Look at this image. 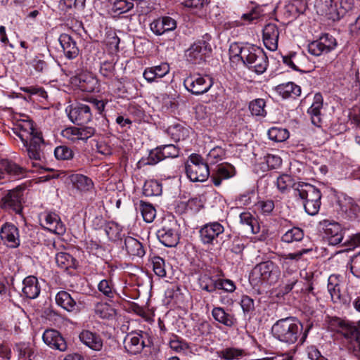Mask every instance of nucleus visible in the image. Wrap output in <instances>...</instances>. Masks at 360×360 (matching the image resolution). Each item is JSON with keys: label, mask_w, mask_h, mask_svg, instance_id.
<instances>
[{"label": "nucleus", "mask_w": 360, "mask_h": 360, "mask_svg": "<svg viewBox=\"0 0 360 360\" xmlns=\"http://www.w3.org/2000/svg\"><path fill=\"white\" fill-rule=\"evenodd\" d=\"M162 191V184L156 180H148L143 186V193L148 197L160 195Z\"/></svg>", "instance_id": "obj_41"}, {"label": "nucleus", "mask_w": 360, "mask_h": 360, "mask_svg": "<svg viewBox=\"0 0 360 360\" xmlns=\"http://www.w3.org/2000/svg\"><path fill=\"white\" fill-rule=\"evenodd\" d=\"M340 276L331 275L328 280V291L330 295L331 300L333 302L338 303L341 302Z\"/></svg>", "instance_id": "obj_35"}, {"label": "nucleus", "mask_w": 360, "mask_h": 360, "mask_svg": "<svg viewBox=\"0 0 360 360\" xmlns=\"http://www.w3.org/2000/svg\"><path fill=\"white\" fill-rule=\"evenodd\" d=\"M217 289L233 292L236 290L234 283L229 279H217Z\"/></svg>", "instance_id": "obj_61"}, {"label": "nucleus", "mask_w": 360, "mask_h": 360, "mask_svg": "<svg viewBox=\"0 0 360 360\" xmlns=\"http://www.w3.org/2000/svg\"><path fill=\"white\" fill-rule=\"evenodd\" d=\"M56 304L69 312L74 311L77 308V303L70 293L66 291L61 290L56 295Z\"/></svg>", "instance_id": "obj_33"}, {"label": "nucleus", "mask_w": 360, "mask_h": 360, "mask_svg": "<svg viewBox=\"0 0 360 360\" xmlns=\"http://www.w3.org/2000/svg\"><path fill=\"white\" fill-rule=\"evenodd\" d=\"M217 355L222 360H239L245 355V351L238 347H225L217 351Z\"/></svg>", "instance_id": "obj_34"}, {"label": "nucleus", "mask_w": 360, "mask_h": 360, "mask_svg": "<svg viewBox=\"0 0 360 360\" xmlns=\"http://www.w3.org/2000/svg\"><path fill=\"white\" fill-rule=\"evenodd\" d=\"M262 15V9L259 6H255L246 13H243L241 19L248 23H251L254 20H258Z\"/></svg>", "instance_id": "obj_56"}, {"label": "nucleus", "mask_w": 360, "mask_h": 360, "mask_svg": "<svg viewBox=\"0 0 360 360\" xmlns=\"http://www.w3.org/2000/svg\"><path fill=\"white\" fill-rule=\"evenodd\" d=\"M210 44L204 39L194 42L186 51V60L193 65H201L211 53Z\"/></svg>", "instance_id": "obj_7"}, {"label": "nucleus", "mask_w": 360, "mask_h": 360, "mask_svg": "<svg viewBox=\"0 0 360 360\" xmlns=\"http://www.w3.org/2000/svg\"><path fill=\"white\" fill-rule=\"evenodd\" d=\"M4 167L6 172L9 174L20 176L23 174L24 169L13 162H6Z\"/></svg>", "instance_id": "obj_62"}, {"label": "nucleus", "mask_w": 360, "mask_h": 360, "mask_svg": "<svg viewBox=\"0 0 360 360\" xmlns=\"http://www.w3.org/2000/svg\"><path fill=\"white\" fill-rule=\"evenodd\" d=\"M42 339L44 343L52 349L64 352L68 348L65 340L60 333L56 330H46L43 334Z\"/></svg>", "instance_id": "obj_20"}, {"label": "nucleus", "mask_w": 360, "mask_h": 360, "mask_svg": "<svg viewBox=\"0 0 360 360\" xmlns=\"http://www.w3.org/2000/svg\"><path fill=\"white\" fill-rule=\"evenodd\" d=\"M312 327L313 323H308L304 331L302 332V324L296 318L289 316L278 320L273 325L271 333L276 339L288 345L295 343L299 337L302 335L300 341L303 343Z\"/></svg>", "instance_id": "obj_2"}, {"label": "nucleus", "mask_w": 360, "mask_h": 360, "mask_svg": "<svg viewBox=\"0 0 360 360\" xmlns=\"http://www.w3.org/2000/svg\"><path fill=\"white\" fill-rule=\"evenodd\" d=\"M176 21L170 16H163L154 20L150 25L151 31L155 35H162L176 28Z\"/></svg>", "instance_id": "obj_19"}, {"label": "nucleus", "mask_w": 360, "mask_h": 360, "mask_svg": "<svg viewBox=\"0 0 360 360\" xmlns=\"http://www.w3.org/2000/svg\"><path fill=\"white\" fill-rule=\"evenodd\" d=\"M322 224L329 244L336 245L342 241L343 230L338 223L324 221Z\"/></svg>", "instance_id": "obj_18"}, {"label": "nucleus", "mask_w": 360, "mask_h": 360, "mask_svg": "<svg viewBox=\"0 0 360 360\" xmlns=\"http://www.w3.org/2000/svg\"><path fill=\"white\" fill-rule=\"evenodd\" d=\"M22 189L16 188L9 191L4 196L0 202V207L7 211L13 212L16 214H20L22 210Z\"/></svg>", "instance_id": "obj_9"}, {"label": "nucleus", "mask_w": 360, "mask_h": 360, "mask_svg": "<svg viewBox=\"0 0 360 360\" xmlns=\"http://www.w3.org/2000/svg\"><path fill=\"white\" fill-rule=\"evenodd\" d=\"M297 183L293 181L292 178L288 174H282L277 179L276 184L277 188L281 191L285 192L290 187H292L295 190V185Z\"/></svg>", "instance_id": "obj_50"}, {"label": "nucleus", "mask_w": 360, "mask_h": 360, "mask_svg": "<svg viewBox=\"0 0 360 360\" xmlns=\"http://www.w3.org/2000/svg\"><path fill=\"white\" fill-rule=\"evenodd\" d=\"M160 148L162 150V156L164 159L168 158H176L179 154V149L173 144L160 146Z\"/></svg>", "instance_id": "obj_57"}, {"label": "nucleus", "mask_w": 360, "mask_h": 360, "mask_svg": "<svg viewBox=\"0 0 360 360\" xmlns=\"http://www.w3.org/2000/svg\"><path fill=\"white\" fill-rule=\"evenodd\" d=\"M354 6V0H340V6L337 3L331 2L326 8L322 15H326L329 19L338 20L342 18Z\"/></svg>", "instance_id": "obj_13"}, {"label": "nucleus", "mask_w": 360, "mask_h": 360, "mask_svg": "<svg viewBox=\"0 0 360 360\" xmlns=\"http://www.w3.org/2000/svg\"><path fill=\"white\" fill-rule=\"evenodd\" d=\"M340 212L345 218L354 219L360 211L359 206L352 198L342 195L338 198L337 202Z\"/></svg>", "instance_id": "obj_21"}, {"label": "nucleus", "mask_w": 360, "mask_h": 360, "mask_svg": "<svg viewBox=\"0 0 360 360\" xmlns=\"http://www.w3.org/2000/svg\"><path fill=\"white\" fill-rule=\"evenodd\" d=\"M224 155V150L221 148L217 147L212 148L207 155V162L210 164H215L221 160Z\"/></svg>", "instance_id": "obj_60"}, {"label": "nucleus", "mask_w": 360, "mask_h": 360, "mask_svg": "<svg viewBox=\"0 0 360 360\" xmlns=\"http://www.w3.org/2000/svg\"><path fill=\"white\" fill-rule=\"evenodd\" d=\"M240 306L245 315L251 316L255 311L254 300L248 295H243L240 300Z\"/></svg>", "instance_id": "obj_54"}, {"label": "nucleus", "mask_w": 360, "mask_h": 360, "mask_svg": "<svg viewBox=\"0 0 360 360\" xmlns=\"http://www.w3.org/2000/svg\"><path fill=\"white\" fill-rule=\"evenodd\" d=\"M240 221L242 224L247 226V229L252 233L259 231V227H255L257 220L249 212H244L240 214Z\"/></svg>", "instance_id": "obj_44"}, {"label": "nucleus", "mask_w": 360, "mask_h": 360, "mask_svg": "<svg viewBox=\"0 0 360 360\" xmlns=\"http://www.w3.org/2000/svg\"><path fill=\"white\" fill-rule=\"evenodd\" d=\"M77 133L78 141L81 140L83 141H86L89 138L92 137L95 134L96 129L91 127L83 126L81 127H77Z\"/></svg>", "instance_id": "obj_58"}, {"label": "nucleus", "mask_w": 360, "mask_h": 360, "mask_svg": "<svg viewBox=\"0 0 360 360\" xmlns=\"http://www.w3.org/2000/svg\"><path fill=\"white\" fill-rule=\"evenodd\" d=\"M95 314L101 319H110L115 317L116 311L107 303L98 302L94 307Z\"/></svg>", "instance_id": "obj_37"}, {"label": "nucleus", "mask_w": 360, "mask_h": 360, "mask_svg": "<svg viewBox=\"0 0 360 360\" xmlns=\"http://www.w3.org/2000/svg\"><path fill=\"white\" fill-rule=\"evenodd\" d=\"M141 212L144 221L147 223L152 222L155 217V210L152 205L141 202Z\"/></svg>", "instance_id": "obj_51"}, {"label": "nucleus", "mask_w": 360, "mask_h": 360, "mask_svg": "<svg viewBox=\"0 0 360 360\" xmlns=\"http://www.w3.org/2000/svg\"><path fill=\"white\" fill-rule=\"evenodd\" d=\"M22 292L29 299L37 298L40 293L41 289L38 280L36 277L30 276L23 280Z\"/></svg>", "instance_id": "obj_29"}, {"label": "nucleus", "mask_w": 360, "mask_h": 360, "mask_svg": "<svg viewBox=\"0 0 360 360\" xmlns=\"http://www.w3.org/2000/svg\"><path fill=\"white\" fill-rule=\"evenodd\" d=\"M55 259L58 266L62 269H75L77 266L76 259L69 253L58 252L56 254Z\"/></svg>", "instance_id": "obj_36"}, {"label": "nucleus", "mask_w": 360, "mask_h": 360, "mask_svg": "<svg viewBox=\"0 0 360 360\" xmlns=\"http://www.w3.org/2000/svg\"><path fill=\"white\" fill-rule=\"evenodd\" d=\"M159 240L166 247H175L179 241V235L176 231V224L164 226L157 232Z\"/></svg>", "instance_id": "obj_15"}, {"label": "nucleus", "mask_w": 360, "mask_h": 360, "mask_svg": "<svg viewBox=\"0 0 360 360\" xmlns=\"http://www.w3.org/2000/svg\"><path fill=\"white\" fill-rule=\"evenodd\" d=\"M68 117L72 122L77 125L87 124L92 120L90 107L84 104H78L72 108Z\"/></svg>", "instance_id": "obj_17"}, {"label": "nucleus", "mask_w": 360, "mask_h": 360, "mask_svg": "<svg viewBox=\"0 0 360 360\" xmlns=\"http://www.w3.org/2000/svg\"><path fill=\"white\" fill-rule=\"evenodd\" d=\"M91 82H95L96 83L97 80L90 75L82 74L76 76L73 79L72 83L77 84L78 82L80 88L79 90H88V89H89V90H94L95 87H88L84 85V83Z\"/></svg>", "instance_id": "obj_53"}, {"label": "nucleus", "mask_w": 360, "mask_h": 360, "mask_svg": "<svg viewBox=\"0 0 360 360\" xmlns=\"http://www.w3.org/2000/svg\"><path fill=\"white\" fill-rule=\"evenodd\" d=\"M212 316L216 321L227 327H232L236 323L234 316L226 312L224 309L221 307H214L212 310Z\"/></svg>", "instance_id": "obj_32"}, {"label": "nucleus", "mask_w": 360, "mask_h": 360, "mask_svg": "<svg viewBox=\"0 0 360 360\" xmlns=\"http://www.w3.org/2000/svg\"><path fill=\"white\" fill-rule=\"evenodd\" d=\"M251 44H240L238 43L231 44L229 48V53L231 57L236 58L239 57L243 62L245 59V55H247L250 48Z\"/></svg>", "instance_id": "obj_43"}, {"label": "nucleus", "mask_w": 360, "mask_h": 360, "mask_svg": "<svg viewBox=\"0 0 360 360\" xmlns=\"http://www.w3.org/2000/svg\"><path fill=\"white\" fill-rule=\"evenodd\" d=\"M124 248L127 253L131 256L143 257L146 251L142 243L136 238L131 236H124L122 238V245H120Z\"/></svg>", "instance_id": "obj_23"}, {"label": "nucleus", "mask_w": 360, "mask_h": 360, "mask_svg": "<svg viewBox=\"0 0 360 360\" xmlns=\"http://www.w3.org/2000/svg\"><path fill=\"white\" fill-rule=\"evenodd\" d=\"M46 229L49 231L58 235H63L65 233L66 228L65 224L61 221L59 216L54 213L50 212L45 216Z\"/></svg>", "instance_id": "obj_27"}, {"label": "nucleus", "mask_w": 360, "mask_h": 360, "mask_svg": "<svg viewBox=\"0 0 360 360\" xmlns=\"http://www.w3.org/2000/svg\"><path fill=\"white\" fill-rule=\"evenodd\" d=\"M144 0H115L113 9L119 13H124L131 11L134 6L135 1H143Z\"/></svg>", "instance_id": "obj_46"}, {"label": "nucleus", "mask_w": 360, "mask_h": 360, "mask_svg": "<svg viewBox=\"0 0 360 360\" xmlns=\"http://www.w3.org/2000/svg\"><path fill=\"white\" fill-rule=\"evenodd\" d=\"M224 231V227L219 222L206 224L200 229V240L205 245H213L218 236Z\"/></svg>", "instance_id": "obj_12"}, {"label": "nucleus", "mask_w": 360, "mask_h": 360, "mask_svg": "<svg viewBox=\"0 0 360 360\" xmlns=\"http://www.w3.org/2000/svg\"><path fill=\"white\" fill-rule=\"evenodd\" d=\"M72 183L80 191H86L93 187V182L89 177L82 174H73L70 177Z\"/></svg>", "instance_id": "obj_39"}, {"label": "nucleus", "mask_w": 360, "mask_h": 360, "mask_svg": "<svg viewBox=\"0 0 360 360\" xmlns=\"http://www.w3.org/2000/svg\"><path fill=\"white\" fill-rule=\"evenodd\" d=\"M304 231L299 227H292L284 233L281 237V240L285 243H292L301 241L304 238Z\"/></svg>", "instance_id": "obj_38"}, {"label": "nucleus", "mask_w": 360, "mask_h": 360, "mask_svg": "<svg viewBox=\"0 0 360 360\" xmlns=\"http://www.w3.org/2000/svg\"><path fill=\"white\" fill-rule=\"evenodd\" d=\"M235 174V168L229 164H221L218 166L215 174L211 176L213 184L216 186L221 185L222 180L232 177Z\"/></svg>", "instance_id": "obj_30"}, {"label": "nucleus", "mask_w": 360, "mask_h": 360, "mask_svg": "<svg viewBox=\"0 0 360 360\" xmlns=\"http://www.w3.org/2000/svg\"><path fill=\"white\" fill-rule=\"evenodd\" d=\"M269 138L276 142H283L289 137V132L285 129L272 127L268 131Z\"/></svg>", "instance_id": "obj_47"}, {"label": "nucleus", "mask_w": 360, "mask_h": 360, "mask_svg": "<svg viewBox=\"0 0 360 360\" xmlns=\"http://www.w3.org/2000/svg\"><path fill=\"white\" fill-rule=\"evenodd\" d=\"M340 333L349 340V351L360 360V330L354 326L345 323Z\"/></svg>", "instance_id": "obj_10"}, {"label": "nucleus", "mask_w": 360, "mask_h": 360, "mask_svg": "<svg viewBox=\"0 0 360 360\" xmlns=\"http://www.w3.org/2000/svg\"><path fill=\"white\" fill-rule=\"evenodd\" d=\"M280 276L278 266L272 261H266L257 264L251 272V278L256 283L266 281L276 283Z\"/></svg>", "instance_id": "obj_5"}, {"label": "nucleus", "mask_w": 360, "mask_h": 360, "mask_svg": "<svg viewBox=\"0 0 360 360\" xmlns=\"http://www.w3.org/2000/svg\"><path fill=\"white\" fill-rule=\"evenodd\" d=\"M243 63L257 74L264 72L269 65L268 57L264 50L252 44Z\"/></svg>", "instance_id": "obj_6"}, {"label": "nucleus", "mask_w": 360, "mask_h": 360, "mask_svg": "<svg viewBox=\"0 0 360 360\" xmlns=\"http://www.w3.org/2000/svg\"><path fill=\"white\" fill-rule=\"evenodd\" d=\"M264 107L265 101L261 98L252 101L249 105V108L252 115L255 116H265L266 112Z\"/></svg>", "instance_id": "obj_49"}, {"label": "nucleus", "mask_w": 360, "mask_h": 360, "mask_svg": "<svg viewBox=\"0 0 360 360\" xmlns=\"http://www.w3.org/2000/svg\"><path fill=\"white\" fill-rule=\"evenodd\" d=\"M98 290L108 299L114 298L116 294L115 285L111 279H103L98 284Z\"/></svg>", "instance_id": "obj_42"}, {"label": "nucleus", "mask_w": 360, "mask_h": 360, "mask_svg": "<svg viewBox=\"0 0 360 360\" xmlns=\"http://www.w3.org/2000/svg\"><path fill=\"white\" fill-rule=\"evenodd\" d=\"M0 238L8 248H16L20 245L19 231L13 224L6 223L1 226Z\"/></svg>", "instance_id": "obj_14"}, {"label": "nucleus", "mask_w": 360, "mask_h": 360, "mask_svg": "<svg viewBox=\"0 0 360 360\" xmlns=\"http://www.w3.org/2000/svg\"><path fill=\"white\" fill-rule=\"evenodd\" d=\"M340 333L349 340V351L360 360V330L354 326L345 323Z\"/></svg>", "instance_id": "obj_11"}, {"label": "nucleus", "mask_w": 360, "mask_h": 360, "mask_svg": "<svg viewBox=\"0 0 360 360\" xmlns=\"http://www.w3.org/2000/svg\"><path fill=\"white\" fill-rule=\"evenodd\" d=\"M279 30L276 25L269 23L263 29V42L265 47L270 51L278 48Z\"/></svg>", "instance_id": "obj_22"}, {"label": "nucleus", "mask_w": 360, "mask_h": 360, "mask_svg": "<svg viewBox=\"0 0 360 360\" xmlns=\"http://www.w3.org/2000/svg\"><path fill=\"white\" fill-rule=\"evenodd\" d=\"M58 40L64 54L68 58L73 59L79 55V49L72 37L63 33L60 35Z\"/></svg>", "instance_id": "obj_24"}, {"label": "nucleus", "mask_w": 360, "mask_h": 360, "mask_svg": "<svg viewBox=\"0 0 360 360\" xmlns=\"http://www.w3.org/2000/svg\"><path fill=\"white\" fill-rule=\"evenodd\" d=\"M294 195L302 200L304 210L308 214L314 216L319 212L321 193L316 187L310 184L297 182L295 185Z\"/></svg>", "instance_id": "obj_3"}, {"label": "nucleus", "mask_w": 360, "mask_h": 360, "mask_svg": "<svg viewBox=\"0 0 360 360\" xmlns=\"http://www.w3.org/2000/svg\"><path fill=\"white\" fill-rule=\"evenodd\" d=\"M162 160H164V158L162 156V150L160 146H158L150 151L147 160L144 164L153 165Z\"/></svg>", "instance_id": "obj_59"}, {"label": "nucleus", "mask_w": 360, "mask_h": 360, "mask_svg": "<svg viewBox=\"0 0 360 360\" xmlns=\"http://www.w3.org/2000/svg\"><path fill=\"white\" fill-rule=\"evenodd\" d=\"M323 96L320 92L316 93L314 97V102L311 107L308 109V113L311 116V122L315 126H320L321 109L323 105Z\"/></svg>", "instance_id": "obj_31"}, {"label": "nucleus", "mask_w": 360, "mask_h": 360, "mask_svg": "<svg viewBox=\"0 0 360 360\" xmlns=\"http://www.w3.org/2000/svg\"><path fill=\"white\" fill-rule=\"evenodd\" d=\"M124 345L125 349L129 353L131 354H140L146 346L143 332H131L128 333L124 340Z\"/></svg>", "instance_id": "obj_16"}, {"label": "nucleus", "mask_w": 360, "mask_h": 360, "mask_svg": "<svg viewBox=\"0 0 360 360\" xmlns=\"http://www.w3.org/2000/svg\"><path fill=\"white\" fill-rule=\"evenodd\" d=\"M54 155L58 160H70L73 158V152L66 146H60L55 148Z\"/></svg>", "instance_id": "obj_55"}, {"label": "nucleus", "mask_w": 360, "mask_h": 360, "mask_svg": "<svg viewBox=\"0 0 360 360\" xmlns=\"http://www.w3.org/2000/svg\"><path fill=\"white\" fill-rule=\"evenodd\" d=\"M104 231L110 240L117 241L118 245H122L121 229L117 224L112 222L107 223L105 225Z\"/></svg>", "instance_id": "obj_40"}, {"label": "nucleus", "mask_w": 360, "mask_h": 360, "mask_svg": "<svg viewBox=\"0 0 360 360\" xmlns=\"http://www.w3.org/2000/svg\"><path fill=\"white\" fill-rule=\"evenodd\" d=\"M188 178L193 182H204L210 176L207 163L204 162L201 156L192 154L185 165Z\"/></svg>", "instance_id": "obj_4"}, {"label": "nucleus", "mask_w": 360, "mask_h": 360, "mask_svg": "<svg viewBox=\"0 0 360 360\" xmlns=\"http://www.w3.org/2000/svg\"><path fill=\"white\" fill-rule=\"evenodd\" d=\"M13 131L22 141V150L27 153L32 167L40 166L45 159V142L41 133L29 120L18 124Z\"/></svg>", "instance_id": "obj_1"}, {"label": "nucleus", "mask_w": 360, "mask_h": 360, "mask_svg": "<svg viewBox=\"0 0 360 360\" xmlns=\"http://www.w3.org/2000/svg\"><path fill=\"white\" fill-rule=\"evenodd\" d=\"M281 162L282 160L278 155L268 154L264 157L261 167L264 170L274 169L280 167Z\"/></svg>", "instance_id": "obj_45"}, {"label": "nucleus", "mask_w": 360, "mask_h": 360, "mask_svg": "<svg viewBox=\"0 0 360 360\" xmlns=\"http://www.w3.org/2000/svg\"><path fill=\"white\" fill-rule=\"evenodd\" d=\"M184 86L186 90H191L193 88H198L200 90H210L214 84L212 77L208 75L204 77H190L185 79Z\"/></svg>", "instance_id": "obj_25"}, {"label": "nucleus", "mask_w": 360, "mask_h": 360, "mask_svg": "<svg viewBox=\"0 0 360 360\" xmlns=\"http://www.w3.org/2000/svg\"><path fill=\"white\" fill-rule=\"evenodd\" d=\"M309 251L310 249H302L295 252L283 255L281 257V263L283 269L288 271V269L291 267L290 271H295L297 266L295 263L300 261L302 256Z\"/></svg>", "instance_id": "obj_26"}, {"label": "nucleus", "mask_w": 360, "mask_h": 360, "mask_svg": "<svg viewBox=\"0 0 360 360\" xmlns=\"http://www.w3.org/2000/svg\"><path fill=\"white\" fill-rule=\"evenodd\" d=\"M350 269L354 276L360 278V253L352 259Z\"/></svg>", "instance_id": "obj_64"}, {"label": "nucleus", "mask_w": 360, "mask_h": 360, "mask_svg": "<svg viewBox=\"0 0 360 360\" xmlns=\"http://www.w3.org/2000/svg\"><path fill=\"white\" fill-rule=\"evenodd\" d=\"M80 340L87 347L95 351H101L103 340L99 335L89 330H83L79 335Z\"/></svg>", "instance_id": "obj_28"}, {"label": "nucleus", "mask_w": 360, "mask_h": 360, "mask_svg": "<svg viewBox=\"0 0 360 360\" xmlns=\"http://www.w3.org/2000/svg\"><path fill=\"white\" fill-rule=\"evenodd\" d=\"M153 269L156 276L164 278L166 276L165 262L159 256H153L150 258Z\"/></svg>", "instance_id": "obj_48"}, {"label": "nucleus", "mask_w": 360, "mask_h": 360, "mask_svg": "<svg viewBox=\"0 0 360 360\" xmlns=\"http://www.w3.org/2000/svg\"><path fill=\"white\" fill-rule=\"evenodd\" d=\"M200 288L208 292H213L217 290V279L204 275L200 278Z\"/></svg>", "instance_id": "obj_52"}, {"label": "nucleus", "mask_w": 360, "mask_h": 360, "mask_svg": "<svg viewBox=\"0 0 360 360\" xmlns=\"http://www.w3.org/2000/svg\"><path fill=\"white\" fill-rule=\"evenodd\" d=\"M345 323H346L343 320L337 317H333L329 321L328 327L331 330L340 333Z\"/></svg>", "instance_id": "obj_63"}, {"label": "nucleus", "mask_w": 360, "mask_h": 360, "mask_svg": "<svg viewBox=\"0 0 360 360\" xmlns=\"http://www.w3.org/2000/svg\"><path fill=\"white\" fill-rule=\"evenodd\" d=\"M337 46L336 39L329 34H322L319 39L309 44L308 51L311 55L319 56L334 50Z\"/></svg>", "instance_id": "obj_8"}]
</instances>
